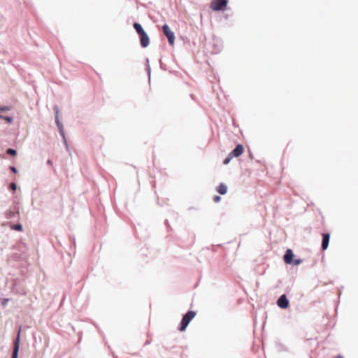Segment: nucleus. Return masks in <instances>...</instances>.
I'll return each mask as SVG.
<instances>
[{"mask_svg": "<svg viewBox=\"0 0 358 358\" xmlns=\"http://www.w3.org/2000/svg\"><path fill=\"white\" fill-rule=\"evenodd\" d=\"M222 49V43L217 39H213L212 52L214 54L219 53Z\"/></svg>", "mask_w": 358, "mask_h": 358, "instance_id": "nucleus-11", "label": "nucleus"}, {"mask_svg": "<svg viewBox=\"0 0 358 358\" xmlns=\"http://www.w3.org/2000/svg\"><path fill=\"white\" fill-rule=\"evenodd\" d=\"M47 164L48 165H52V162L51 159H48L47 161Z\"/></svg>", "mask_w": 358, "mask_h": 358, "instance_id": "nucleus-27", "label": "nucleus"}, {"mask_svg": "<svg viewBox=\"0 0 358 358\" xmlns=\"http://www.w3.org/2000/svg\"><path fill=\"white\" fill-rule=\"evenodd\" d=\"M213 199L215 202H219L221 200V197L218 195H215Z\"/></svg>", "mask_w": 358, "mask_h": 358, "instance_id": "nucleus-24", "label": "nucleus"}, {"mask_svg": "<svg viewBox=\"0 0 358 358\" xmlns=\"http://www.w3.org/2000/svg\"><path fill=\"white\" fill-rule=\"evenodd\" d=\"M53 110H54L55 113V123H56V124H57V126L58 127L59 133L61 135V136L62 137V139H63L64 143V145L66 146V148L67 150H69V145H68L66 136H65L64 127H63V124H62V123L61 122V121L59 120V108L58 106L55 105L53 107Z\"/></svg>", "mask_w": 358, "mask_h": 358, "instance_id": "nucleus-1", "label": "nucleus"}, {"mask_svg": "<svg viewBox=\"0 0 358 358\" xmlns=\"http://www.w3.org/2000/svg\"><path fill=\"white\" fill-rule=\"evenodd\" d=\"M10 169L14 173H17V169L15 166H10Z\"/></svg>", "mask_w": 358, "mask_h": 358, "instance_id": "nucleus-25", "label": "nucleus"}, {"mask_svg": "<svg viewBox=\"0 0 358 358\" xmlns=\"http://www.w3.org/2000/svg\"><path fill=\"white\" fill-rule=\"evenodd\" d=\"M196 313L194 310H188L185 315H182V320L178 327V331H185L190 323V322L194 318Z\"/></svg>", "mask_w": 358, "mask_h": 358, "instance_id": "nucleus-2", "label": "nucleus"}, {"mask_svg": "<svg viewBox=\"0 0 358 358\" xmlns=\"http://www.w3.org/2000/svg\"><path fill=\"white\" fill-rule=\"evenodd\" d=\"M70 239H71V241H72V243H73V245H76V239H75V237H71V236H70Z\"/></svg>", "mask_w": 358, "mask_h": 358, "instance_id": "nucleus-26", "label": "nucleus"}, {"mask_svg": "<svg viewBox=\"0 0 358 358\" xmlns=\"http://www.w3.org/2000/svg\"><path fill=\"white\" fill-rule=\"evenodd\" d=\"M140 38V44L141 46L143 48H147L150 44V38L146 32L143 33L139 35Z\"/></svg>", "mask_w": 358, "mask_h": 358, "instance_id": "nucleus-9", "label": "nucleus"}, {"mask_svg": "<svg viewBox=\"0 0 358 358\" xmlns=\"http://www.w3.org/2000/svg\"><path fill=\"white\" fill-rule=\"evenodd\" d=\"M115 358H117V357H115Z\"/></svg>", "mask_w": 358, "mask_h": 358, "instance_id": "nucleus-31", "label": "nucleus"}, {"mask_svg": "<svg viewBox=\"0 0 358 358\" xmlns=\"http://www.w3.org/2000/svg\"><path fill=\"white\" fill-rule=\"evenodd\" d=\"M11 229L17 231H22L23 230V226L20 223H17L16 224H13L11 226Z\"/></svg>", "mask_w": 358, "mask_h": 358, "instance_id": "nucleus-15", "label": "nucleus"}, {"mask_svg": "<svg viewBox=\"0 0 358 358\" xmlns=\"http://www.w3.org/2000/svg\"><path fill=\"white\" fill-rule=\"evenodd\" d=\"M213 250H215V245H213Z\"/></svg>", "mask_w": 358, "mask_h": 358, "instance_id": "nucleus-29", "label": "nucleus"}, {"mask_svg": "<svg viewBox=\"0 0 358 358\" xmlns=\"http://www.w3.org/2000/svg\"><path fill=\"white\" fill-rule=\"evenodd\" d=\"M275 345L278 351H287V348L284 344L278 342Z\"/></svg>", "mask_w": 358, "mask_h": 358, "instance_id": "nucleus-16", "label": "nucleus"}, {"mask_svg": "<svg viewBox=\"0 0 358 358\" xmlns=\"http://www.w3.org/2000/svg\"><path fill=\"white\" fill-rule=\"evenodd\" d=\"M216 191L221 195H224L227 192V186L224 183H220L216 187Z\"/></svg>", "mask_w": 358, "mask_h": 358, "instance_id": "nucleus-12", "label": "nucleus"}, {"mask_svg": "<svg viewBox=\"0 0 358 358\" xmlns=\"http://www.w3.org/2000/svg\"><path fill=\"white\" fill-rule=\"evenodd\" d=\"M0 120H3L8 123H12L13 122V117L10 116H5L3 115H0Z\"/></svg>", "mask_w": 358, "mask_h": 358, "instance_id": "nucleus-17", "label": "nucleus"}, {"mask_svg": "<svg viewBox=\"0 0 358 358\" xmlns=\"http://www.w3.org/2000/svg\"><path fill=\"white\" fill-rule=\"evenodd\" d=\"M228 0H212L210 8L213 11H224L227 9Z\"/></svg>", "mask_w": 358, "mask_h": 358, "instance_id": "nucleus-3", "label": "nucleus"}, {"mask_svg": "<svg viewBox=\"0 0 358 358\" xmlns=\"http://www.w3.org/2000/svg\"><path fill=\"white\" fill-rule=\"evenodd\" d=\"M294 257V254L292 250L287 249L285 251V253L283 257V259H284V262L287 264L291 265L292 263H293Z\"/></svg>", "mask_w": 358, "mask_h": 358, "instance_id": "nucleus-7", "label": "nucleus"}, {"mask_svg": "<svg viewBox=\"0 0 358 358\" xmlns=\"http://www.w3.org/2000/svg\"><path fill=\"white\" fill-rule=\"evenodd\" d=\"M244 152V147L242 144H238L236 147L229 152L233 157H238Z\"/></svg>", "mask_w": 358, "mask_h": 358, "instance_id": "nucleus-8", "label": "nucleus"}, {"mask_svg": "<svg viewBox=\"0 0 358 358\" xmlns=\"http://www.w3.org/2000/svg\"><path fill=\"white\" fill-rule=\"evenodd\" d=\"M5 215L7 219H11L13 217H15V213L11 210L8 209L5 212Z\"/></svg>", "mask_w": 358, "mask_h": 358, "instance_id": "nucleus-14", "label": "nucleus"}, {"mask_svg": "<svg viewBox=\"0 0 358 358\" xmlns=\"http://www.w3.org/2000/svg\"><path fill=\"white\" fill-rule=\"evenodd\" d=\"M8 189L10 190L13 191V192H15L16 189H17V184L15 182H14L10 183Z\"/></svg>", "mask_w": 358, "mask_h": 358, "instance_id": "nucleus-21", "label": "nucleus"}, {"mask_svg": "<svg viewBox=\"0 0 358 358\" xmlns=\"http://www.w3.org/2000/svg\"><path fill=\"white\" fill-rule=\"evenodd\" d=\"M213 250H215V245H213Z\"/></svg>", "mask_w": 358, "mask_h": 358, "instance_id": "nucleus-30", "label": "nucleus"}, {"mask_svg": "<svg viewBox=\"0 0 358 358\" xmlns=\"http://www.w3.org/2000/svg\"><path fill=\"white\" fill-rule=\"evenodd\" d=\"M277 306L282 309H287L289 306V301L285 294H282L277 300Z\"/></svg>", "mask_w": 358, "mask_h": 358, "instance_id": "nucleus-6", "label": "nucleus"}, {"mask_svg": "<svg viewBox=\"0 0 358 358\" xmlns=\"http://www.w3.org/2000/svg\"><path fill=\"white\" fill-rule=\"evenodd\" d=\"M134 29L136 31V33L139 35L142 34L143 33L145 32V31L143 29L142 25L138 22H134L133 24Z\"/></svg>", "mask_w": 358, "mask_h": 358, "instance_id": "nucleus-13", "label": "nucleus"}, {"mask_svg": "<svg viewBox=\"0 0 358 358\" xmlns=\"http://www.w3.org/2000/svg\"><path fill=\"white\" fill-rule=\"evenodd\" d=\"M322 245L321 248L322 250H326L328 248L329 241H330V234L329 233H323L322 234Z\"/></svg>", "mask_w": 358, "mask_h": 358, "instance_id": "nucleus-10", "label": "nucleus"}, {"mask_svg": "<svg viewBox=\"0 0 358 358\" xmlns=\"http://www.w3.org/2000/svg\"><path fill=\"white\" fill-rule=\"evenodd\" d=\"M10 110V107L8 106H0V112H6Z\"/></svg>", "mask_w": 358, "mask_h": 358, "instance_id": "nucleus-23", "label": "nucleus"}, {"mask_svg": "<svg viewBox=\"0 0 358 358\" xmlns=\"http://www.w3.org/2000/svg\"><path fill=\"white\" fill-rule=\"evenodd\" d=\"M6 153L10 156L15 157L17 155V152L15 149L13 148H8L6 150Z\"/></svg>", "mask_w": 358, "mask_h": 358, "instance_id": "nucleus-18", "label": "nucleus"}, {"mask_svg": "<svg viewBox=\"0 0 358 358\" xmlns=\"http://www.w3.org/2000/svg\"><path fill=\"white\" fill-rule=\"evenodd\" d=\"M20 334H21V327L17 331V336L13 343V349L12 352L11 358H18V354L20 350Z\"/></svg>", "mask_w": 358, "mask_h": 358, "instance_id": "nucleus-5", "label": "nucleus"}, {"mask_svg": "<svg viewBox=\"0 0 358 358\" xmlns=\"http://www.w3.org/2000/svg\"><path fill=\"white\" fill-rule=\"evenodd\" d=\"M162 31L164 35L166 37L169 44L170 45H173L175 42V34L171 29H170L169 26L167 24H164L162 26Z\"/></svg>", "mask_w": 358, "mask_h": 358, "instance_id": "nucleus-4", "label": "nucleus"}, {"mask_svg": "<svg viewBox=\"0 0 358 358\" xmlns=\"http://www.w3.org/2000/svg\"><path fill=\"white\" fill-rule=\"evenodd\" d=\"M233 158L234 157L231 156V155L230 153H229L228 155L226 157V158L223 160V164L224 165L228 164Z\"/></svg>", "mask_w": 358, "mask_h": 358, "instance_id": "nucleus-19", "label": "nucleus"}, {"mask_svg": "<svg viewBox=\"0 0 358 358\" xmlns=\"http://www.w3.org/2000/svg\"><path fill=\"white\" fill-rule=\"evenodd\" d=\"M165 223H166V224H168V220H166Z\"/></svg>", "mask_w": 358, "mask_h": 358, "instance_id": "nucleus-28", "label": "nucleus"}, {"mask_svg": "<svg viewBox=\"0 0 358 358\" xmlns=\"http://www.w3.org/2000/svg\"><path fill=\"white\" fill-rule=\"evenodd\" d=\"M301 262H302V259H300V258H299V259H294L293 263H292L291 265L298 266L300 264H301Z\"/></svg>", "mask_w": 358, "mask_h": 358, "instance_id": "nucleus-22", "label": "nucleus"}, {"mask_svg": "<svg viewBox=\"0 0 358 358\" xmlns=\"http://www.w3.org/2000/svg\"><path fill=\"white\" fill-rule=\"evenodd\" d=\"M146 62H147V65H146L145 70H146L147 74L148 76V78L150 80V79L151 69H150V65L148 64L149 60H148V58L146 59Z\"/></svg>", "mask_w": 358, "mask_h": 358, "instance_id": "nucleus-20", "label": "nucleus"}]
</instances>
